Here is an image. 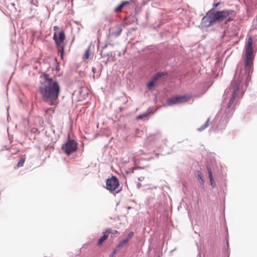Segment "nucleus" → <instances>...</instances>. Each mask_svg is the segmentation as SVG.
I'll return each instance as SVG.
<instances>
[{"instance_id":"1","label":"nucleus","mask_w":257,"mask_h":257,"mask_svg":"<svg viewBox=\"0 0 257 257\" xmlns=\"http://www.w3.org/2000/svg\"><path fill=\"white\" fill-rule=\"evenodd\" d=\"M40 85L39 87L42 99L46 102H50L54 105L60 92V86L58 81L46 73L40 75Z\"/></svg>"},{"instance_id":"2","label":"nucleus","mask_w":257,"mask_h":257,"mask_svg":"<svg viewBox=\"0 0 257 257\" xmlns=\"http://www.w3.org/2000/svg\"><path fill=\"white\" fill-rule=\"evenodd\" d=\"M232 10H224L220 11H217L215 13H211L208 16L209 21V25L210 26L215 23H220L223 21L233 13Z\"/></svg>"},{"instance_id":"3","label":"nucleus","mask_w":257,"mask_h":257,"mask_svg":"<svg viewBox=\"0 0 257 257\" xmlns=\"http://www.w3.org/2000/svg\"><path fill=\"white\" fill-rule=\"evenodd\" d=\"M191 98V95L185 94L172 97L167 100L168 105H173L177 104L182 103L188 101Z\"/></svg>"},{"instance_id":"4","label":"nucleus","mask_w":257,"mask_h":257,"mask_svg":"<svg viewBox=\"0 0 257 257\" xmlns=\"http://www.w3.org/2000/svg\"><path fill=\"white\" fill-rule=\"evenodd\" d=\"M77 149V143L73 139H69L62 146V150L68 156L75 152Z\"/></svg>"},{"instance_id":"5","label":"nucleus","mask_w":257,"mask_h":257,"mask_svg":"<svg viewBox=\"0 0 257 257\" xmlns=\"http://www.w3.org/2000/svg\"><path fill=\"white\" fill-rule=\"evenodd\" d=\"M119 185V181L115 176H112L110 178H108L106 180V189L111 192L115 190Z\"/></svg>"},{"instance_id":"6","label":"nucleus","mask_w":257,"mask_h":257,"mask_svg":"<svg viewBox=\"0 0 257 257\" xmlns=\"http://www.w3.org/2000/svg\"><path fill=\"white\" fill-rule=\"evenodd\" d=\"M245 59H244V64L245 67L247 68H250L252 64H253V60L254 59V56L253 55V51H246Z\"/></svg>"},{"instance_id":"7","label":"nucleus","mask_w":257,"mask_h":257,"mask_svg":"<svg viewBox=\"0 0 257 257\" xmlns=\"http://www.w3.org/2000/svg\"><path fill=\"white\" fill-rule=\"evenodd\" d=\"M53 39L57 45H60L65 39V35L64 31L61 30L59 32V37H57L56 33L54 34Z\"/></svg>"},{"instance_id":"8","label":"nucleus","mask_w":257,"mask_h":257,"mask_svg":"<svg viewBox=\"0 0 257 257\" xmlns=\"http://www.w3.org/2000/svg\"><path fill=\"white\" fill-rule=\"evenodd\" d=\"M232 83H233V85H234L233 86V89H234V91L232 94L231 98L229 100V103L228 105V108L230 107L231 106V105H232V104L233 103V102L237 95L236 91L239 89V82H236V83H235L234 82H233Z\"/></svg>"},{"instance_id":"9","label":"nucleus","mask_w":257,"mask_h":257,"mask_svg":"<svg viewBox=\"0 0 257 257\" xmlns=\"http://www.w3.org/2000/svg\"><path fill=\"white\" fill-rule=\"evenodd\" d=\"M134 235V232L131 231L128 234L127 237L123 239L122 240L119 241L117 245V247L118 248H122L124 245H125L130 240L131 238H132V237Z\"/></svg>"},{"instance_id":"10","label":"nucleus","mask_w":257,"mask_h":257,"mask_svg":"<svg viewBox=\"0 0 257 257\" xmlns=\"http://www.w3.org/2000/svg\"><path fill=\"white\" fill-rule=\"evenodd\" d=\"M122 32L121 25H117L113 29L112 35L115 37L118 36Z\"/></svg>"},{"instance_id":"11","label":"nucleus","mask_w":257,"mask_h":257,"mask_svg":"<svg viewBox=\"0 0 257 257\" xmlns=\"http://www.w3.org/2000/svg\"><path fill=\"white\" fill-rule=\"evenodd\" d=\"M207 170L208 171V176H209L210 184L212 186V187H214L215 186V182L213 178L211 168L209 166H207Z\"/></svg>"},{"instance_id":"12","label":"nucleus","mask_w":257,"mask_h":257,"mask_svg":"<svg viewBox=\"0 0 257 257\" xmlns=\"http://www.w3.org/2000/svg\"><path fill=\"white\" fill-rule=\"evenodd\" d=\"M166 74L167 73L164 72H158L156 75L153 76L151 81L156 83L158 79L165 76Z\"/></svg>"},{"instance_id":"13","label":"nucleus","mask_w":257,"mask_h":257,"mask_svg":"<svg viewBox=\"0 0 257 257\" xmlns=\"http://www.w3.org/2000/svg\"><path fill=\"white\" fill-rule=\"evenodd\" d=\"M252 43H253V39L251 37H249L248 39L247 46L245 48V51H253L252 47Z\"/></svg>"},{"instance_id":"14","label":"nucleus","mask_w":257,"mask_h":257,"mask_svg":"<svg viewBox=\"0 0 257 257\" xmlns=\"http://www.w3.org/2000/svg\"><path fill=\"white\" fill-rule=\"evenodd\" d=\"M26 159V157L25 155L22 156L21 157L20 160L17 163V164L16 165V166L15 167V168L16 169V168H18L23 167L25 162Z\"/></svg>"},{"instance_id":"15","label":"nucleus","mask_w":257,"mask_h":257,"mask_svg":"<svg viewBox=\"0 0 257 257\" xmlns=\"http://www.w3.org/2000/svg\"><path fill=\"white\" fill-rule=\"evenodd\" d=\"M108 235L106 233V232H103V236H102V237H101L99 239V240H98V242H97V245L98 246H100V245H102V244L103 243V242L104 241H105V240H106V239L108 238Z\"/></svg>"},{"instance_id":"16","label":"nucleus","mask_w":257,"mask_h":257,"mask_svg":"<svg viewBox=\"0 0 257 257\" xmlns=\"http://www.w3.org/2000/svg\"><path fill=\"white\" fill-rule=\"evenodd\" d=\"M196 174L198 178L200 184L203 186L204 185V181L202 176L201 172L200 171H197L196 172Z\"/></svg>"},{"instance_id":"17","label":"nucleus","mask_w":257,"mask_h":257,"mask_svg":"<svg viewBox=\"0 0 257 257\" xmlns=\"http://www.w3.org/2000/svg\"><path fill=\"white\" fill-rule=\"evenodd\" d=\"M105 232L108 235L109 233L115 234L118 233V231H117L116 230L112 229L111 228L107 229L105 231Z\"/></svg>"},{"instance_id":"18","label":"nucleus","mask_w":257,"mask_h":257,"mask_svg":"<svg viewBox=\"0 0 257 257\" xmlns=\"http://www.w3.org/2000/svg\"><path fill=\"white\" fill-rule=\"evenodd\" d=\"M123 6L122 3L115 8V12L116 13L120 12L121 11V9L123 8Z\"/></svg>"},{"instance_id":"19","label":"nucleus","mask_w":257,"mask_h":257,"mask_svg":"<svg viewBox=\"0 0 257 257\" xmlns=\"http://www.w3.org/2000/svg\"><path fill=\"white\" fill-rule=\"evenodd\" d=\"M133 0L125 1H123L121 3L123 7H124L125 6L129 5L130 3H133Z\"/></svg>"},{"instance_id":"20","label":"nucleus","mask_w":257,"mask_h":257,"mask_svg":"<svg viewBox=\"0 0 257 257\" xmlns=\"http://www.w3.org/2000/svg\"><path fill=\"white\" fill-rule=\"evenodd\" d=\"M155 83L152 81L151 80L148 82L147 84V87L149 89H151L155 84Z\"/></svg>"},{"instance_id":"21","label":"nucleus","mask_w":257,"mask_h":257,"mask_svg":"<svg viewBox=\"0 0 257 257\" xmlns=\"http://www.w3.org/2000/svg\"><path fill=\"white\" fill-rule=\"evenodd\" d=\"M89 55H90V53H89V50H87L86 51V52L85 53V54H84V59H88V58L89 57Z\"/></svg>"},{"instance_id":"22","label":"nucleus","mask_w":257,"mask_h":257,"mask_svg":"<svg viewBox=\"0 0 257 257\" xmlns=\"http://www.w3.org/2000/svg\"><path fill=\"white\" fill-rule=\"evenodd\" d=\"M208 126V121H207V122H206L205 124L203 126H202L201 127H200L199 129V130L202 131Z\"/></svg>"},{"instance_id":"23","label":"nucleus","mask_w":257,"mask_h":257,"mask_svg":"<svg viewBox=\"0 0 257 257\" xmlns=\"http://www.w3.org/2000/svg\"><path fill=\"white\" fill-rule=\"evenodd\" d=\"M135 168H131L128 171H127V173H133L134 172V170Z\"/></svg>"},{"instance_id":"24","label":"nucleus","mask_w":257,"mask_h":257,"mask_svg":"<svg viewBox=\"0 0 257 257\" xmlns=\"http://www.w3.org/2000/svg\"><path fill=\"white\" fill-rule=\"evenodd\" d=\"M145 178L143 176H141L140 177H139L138 178V180L140 181H143L144 180Z\"/></svg>"},{"instance_id":"25","label":"nucleus","mask_w":257,"mask_h":257,"mask_svg":"<svg viewBox=\"0 0 257 257\" xmlns=\"http://www.w3.org/2000/svg\"><path fill=\"white\" fill-rule=\"evenodd\" d=\"M141 186H142L141 183H138L137 184V187H138V188H141Z\"/></svg>"},{"instance_id":"26","label":"nucleus","mask_w":257,"mask_h":257,"mask_svg":"<svg viewBox=\"0 0 257 257\" xmlns=\"http://www.w3.org/2000/svg\"><path fill=\"white\" fill-rule=\"evenodd\" d=\"M232 20V19L230 18H228L227 20V21H226V23H227V22H230Z\"/></svg>"},{"instance_id":"27","label":"nucleus","mask_w":257,"mask_h":257,"mask_svg":"<svg viewBox=\"0 0 257 257\" xmlns=\"http://www.w3.org/2000/svg\"><path fill=\"white\" fill-rule=\"evenodd\" d=\"M143 118V115H140L138 116V118H139V119H142Z\"/></svg>"},{"instance_id":"28","label":"nucleus","mask_w":257,"mask_h":257,"mask_svg":"<svg viewBox=\"0 0 257 257\" xmlns=\"http://www.w3.org/2000/svg\"><path fill=\"white\" fill-rule=\"evenodd\" d=\"M57 29H58V27L57 26H54V30H56Z\"/></svg>"},{"instance_id":"29","label":"nucleus","mask_w":257,"mask_h":257,"mask_svg":"<svg viewBox=\"0 0 257 257\" xmlns=\"http://www.w3.org/2000/svg\"><path fill=\"white\" fill-rule=\"evenodd\" d=\"M218 5H219V3H217V4H215V7H217Z\"/></svg>"},{"instance_id":"30","label":"nucleus","mask_w":257,"mask_h":257,"mask_svg":"<svg viewBox=\"0 0 257 257\" xmlns=\"http://www.w3.org/2000/svg\"><path fill=\"white\" fill-rule=\"evenodd\" d=\"M95 69L94 68H92V71H93V72H94V70H95Z\"/></svg>"}]
</instances>
